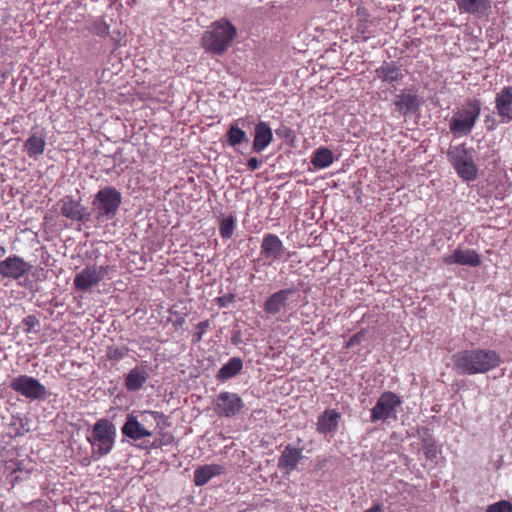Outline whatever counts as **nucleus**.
Wrapping results in <instances>:
<instances>
[{"mask_svg": "<svg viewBox=\"0 0 512 512\" xmlns=\"http://www.w3.org/2000/svg\"><path fill=\"white\" fill-rule=\"evenodd\" d=\"M454 367L460 374H478L498 365V355L489 350H465L452 357Z\"/></svg>", "mask_w": 512, "mask_h": 512, "instance_id": "obj_1", "label": "nucleus"}, {"mask_svg": "<svg viewBox=\"0 0 512 512\" xmlns=\"http://www.w3.org/2000/svg\"><path fill=\"white\" fill-rule=\"evenodd\" d=\"M236 36V27L227 19L222 18L213 22L204 32L201 38L202 47L213 55H222L232 45Z\"/></svg>", "mask_w": 512, "mask_h": 512, "instance_id": "obj_2", "label": "nucleus"}, {"mask_svg": "<svg viewBox=\"0 0 512 512\" xmlns=\"http://www.w3.org/2000/svg\"><path fill=\"white\" fill-rule=\"evenodd\" d=\"M116 438V428L107 419L98 420L92 429V433L87 437L92 446V455L100 458L107 455L114 447Z\"/></svg>", "mask_w": 512, "mask_h": 512, "instance_id": "obj_3", "label": "nucleus"}, {"mask_svg": "<svg viewBox=\"0 0 512 512\" xmlns=\"http://www.w3.org/2000/svg\"><path fill=\"white\" fill-rule=\"evenodd\" d=\"M122 202L121 193L114 187H105L97 192L92 205L98 221L112 219Z\"/></svg>", "mask_w": 512, "mask_h": 512, "instance_id": "obj_4", "label": "nucleus"}, {"mask_svg": "<svg viewBox=\"0 0 512 512\" xmlns=\"http://www.w3.org/2000/svg\"><path fill=\"white\" fill-rule=\"evenodd\" d=\"M481 102L477 99L469 102L464 108L456 111L452 116L449 129L455 136L468 135L475 126L480 115Z\"/></svg>", "mask_w": 512, "mask_h": 512, "instance_id": "obj_5", "label": "nucleus"}, {"mask_svg": "<svg viewBox=\"0 0 512 512\" xmlns=\"http://www.w3.org/2000/svg\"><path fill=\"white\" fill-rule=\"evenodd\" d=\"M448 158L461 178L466 181L476 178L477 168L472 150L467 149L464 145H457L448 150Z\"/></svg>", "mask_w": 512, "mask_h": 512, "instance_id": "obj_6", "label": "nucleus"}, {"mask_svg": "<svg viewBox=\"0 0 512 512\" xmlns=\"http://www.w3.org/2000/svg\"><path fill=\"white\" fill-rule=\"evenodd\" d=\"M10 386L15 392L31 401L44 399L47 396L46 387L39 380L28 375L13 378Z\"/></svg>", "mask_w": 512, "mask_h": 512, "instance_id": "obj_7", "label": "nucleus"}, {"mask_svg": "<svg viewBox=\"0 0 512 512\" xmlns=\"http://www.w3.org/2000/svg\"><path fill=\"white\" fill-rule=\"evenodd\" d=\"M401 405L398 395L393 392H384L378 398L371 410V422L386 421L396 418L397 408Z\"/></svg>", "mask_w": 512, "mask_h": 512, "instance_id": "obj_8", "label": "nucleus"}, {"mask_svg": "<svg viewBox=\"0 0 512 512\" xmlns=\"http://www.w3.org/2000/svg\"><path fill=\"white\" fill-rule=\"evenodd\" d=\"M109 266L90 265L76 274L74 287L77 291L87 292L97 286L107 275Z\"/></svg>", "mask_w": 512, "mask_h": 512, "instance_id": "obj_9", "label": "nucleus"}, {"mask_svg": "<svg viewBox=\"0 0 512 512\" xmlns=\"http://www.w3.org/2000/svg\"><path fill=\"white\" fill-rule=\"evenodd\" d=\"M31 268L32 265L26 262L22 257L11 255L0 261V276L12 280H18L26 276Z\"/></svg>", "mask_w": 512, "mask_h": 512, "instance_id": "obj_10", "label": "nucleus"}, {"mask_svg": "<svg viewBox=\"0 0 512 512\" xmlns=\"http://www.w3.org/2000/svg\"><path fill=\"white\" fill-rule=\"evenodd\" d=\"M60 213L65 218L85 222L91 217V213L84 207L79 200H75L72 196H65L57 203Z\"/></svg>", "mask_w": 512, "mask_h": 512, "instance_id": "obj_11", "label": "nucleus"}, {"mask_svg": "<svg viewBox=\"0 0 512 512\" xmlns=\"http://www.w3.org/2000/svg\"><path fill=\"white\" fill-rule=\"evenodd\" d=\"M243 406V400L238 394L221 392L215 401V412L220 417H232L238 414Z\"/></svg>", "mask_w": 512, "mask_h": 512, "instance_id": "obj_12", "label": "nucleus"}, {"mask_svg": "<svg viewBox=\"0 0 512 512\" xmlns=\"http://www.w3.org/2000/svg\"><path fill=\"white\" fill-rule=\"evenodd\" d=\"M285 253L281 239L272 233L264 235L261 242V255L264 259L274 262L280 260Z\"/></svg>", "mask_w": 512, "mask_h": 512, "instance_id": "obj_13", "label": "nucleus"}, {"mask_svg": "<svg viewBox=\"0 0 512 512\" xmlns=\"http://www.w3.org/2000/svg\"><path fill=\"white\" fill-rule=\"evenodd\" d=\"M303 459L302 449L287 445L282 451L279 460L278 468L284 473L289 475L294 471L299 462Z\"/></svg>", "mask_w": 512, "mask_h": 512, "instance_id": "obj_14", "label": "nucleus"}, {"mask_svg": "<svg viewBox=\"0 0 512 512\" xmlns=\"http://www.w3.org/2000/svg\"><path fill=\"white\" fill-rule=\"evenodd\" d=\"M443 261L447 265L458 264L477 267L481 264L479 255L472 249L457 248L452 254L445 256Z\"/></svg>", "mask_w": 512, "mask_h": 512, "instance_id": "obj_15", "label": "nucleus"}, {"mask_svg": "<svg viewBox=\"0 0 512 512\" xmlns=\"http://www.w3.org/2000/svg\"><path fill=\"white\" fill-rule=\"evenodd\" d=\"M295 293L292 288L281 289L270 295L264 303V311L267 314L276 315L281 312L287 305V301L291 295Z\"/></svg>", "mask_w": 512, "mask_h": 512, "instance_id": "obj_16", "label": "nucleus"}, {"mask_svg": "<svg viewBox=\"0 0 512 512\" xmlns=\"http://www.w3.org/2000/svg\"><path fill=\"white\" fill-rule=\"evenodd\" d=\"M121 432L124 436L132 440H140L152 435V432L147 429L133 414L127 415L125 423L121 428Z\"/></svg>", "mask_w": 512, "mask_h": 512, "instance_id": "obj_17", "label": "nucleus"}, {"mask_svg": "<svg viewBox=\"0 0 512 512\" xmlns=\"http://www.w3.org/2000/svg\"><path fill=\"white\" fill-rule=\"evenodd\" d=\"M341 414L335 409H327L317 419V431L321 434H334L339 426Z\"/></svg>", "mask_w": 512, "mask_h": 512, "instance_id": "obj_18", "label": "nucleus"}, {"mask_svg": "<svg viewBox=\"0 0 512 512\" xmlns=\"http://www.w3.org/2000/svg\"><path fill=\"white\" fill-rule=\"evenodd\" d=\"M273 133L270 126L263 121H260L255 126L253 151L260 153L264 151L272 142Z\"/></svg>", "mask_w": 512, "mask_h": 512, "instance_id": "obj_19", "label": "nucleus"}, {"mask_svg": "<svg viewBox=\"0 0 512 512\" xmlns=\"http://www.w3.org/2000/svg\"><path fill=\"white\" fill-rule=\"evenodd\" d=\"M149 378L147 367L144 365L136 366L129 371L125 378V387L128 391L140 390Z\"/></svg>", "mask_w": 512, "mask_h": 512, "instance_id": "obj_20", "label": "nucleus"}, {"mask_svg": "<svg viewBox=\"0 0 512 512\" xmlns=\"http://www.w3.org/2000/svg\"><path fill=\"white\" fill-rule=\"evenodd\" d=\"M496 109L503 122H509L512 119V88L505 87L496 97Z\"/></svg>", "mask_w": 512, "mask_h": 512, "instance_id": "obj_21", "label": "nucleus"}, {"mask_svg": "<svg viewBox=\"0 0 512 512\" xmlns=\"http://www.w3.org/2000/svg\"><path fill=\"white\" fill-rule=\"evenodd\" d=\"M224 473V468L218 464H206L194 471V483L196 486H203L213 477Z\"/></svg>", "mask_w": 512, "mask_h": 512, "instance_id": "obj_22", "label": "nucleus"}, {"mask_svg": "<svg viewBox=\"0 0 512 512\" xmlns=\"http://www.w3.org/2000/svg\"><path fill=\"white\" fill-rule=\"evenodd\" d=\"M461 14L480 15L490 9L489 0H454Z\"/></svg>", "mask_w": 512, "mask_h": 512, "instance_id": "obj_23", "label": "nucleus"}, {"mask_svg": "<svg viewBox=\"0 0 512 512\" xmlns=\"http://www.w3.org/2000/svg\"><path fill=\"white\" fill-rule=\"evenodd\" d=\"M243 368V362L239 357H232L218 371L216 378L220 381H226L235 377Z\"/></svg>", "mask_w": 512, "mask_h": 512, "instance_id": "obj_24", "label": "nucleus"}, {"mask_svg": "<svg viewBox=\"0 0 512 512\" xmlns=\"http://www.w3.org/2000/svg\"><path fill=\"white\" fill-rule=\"evenodd\" d=\"M375 73L379 79L387 83H393L402 77L400 69L393 62H384Z\"/></svg>", "mask_w": 512, "mask_h": 512, "instance_id": "obj_25", "label": "nucleus"}, {"mask_svg": "<svg viewBox=\"0 0 512 512\" xmlns=\"http://www.w3.org/2000/svg\"><path fill=\"white\" fill-rule=\"evenodd\" d=\"M4 470L6 473L7 482L13 487L20 480L18 473H23L24 468L21 461L17 460H3Z\"/></svg>", "mask_w": 512, "mask_h": 512, "instance_id": "obj_26", "label": "nucleus"}, {"mask_svg": "<svg viewBox=\"0 0 512 512\" xmlns=\"http://www.w3.org/2000/svg\"><path fill=\"white\" fill-rule=\"evenodd\" d=\"M334 161L333 152L328 148H318L314 151L311 163L318 169L329 167Z\"/></svg>", "mask_w": 512, "mask_h": 512, "instance_id": "obj_27", "label": "nucleus"}, {"mask_svg": "<svg viewBox=\"0 0 512 512\" xmlns=\"http://www.w3.org/2000/svg\"><path fill=\"white\" fill-rule=\"evenodd\" d=\"M226 137L228 145L231 147L247 144L249 142L247 133L239 128L237 123H234L230 126L226 133Z\"/></svg>", "mask_w": 512, "mask_h": 512, "instance_id": "obj_28", "label": "nucleus"}, {"mask_svg": "<svg viewBox=\"0 0 512 512\" xmlns=\"http://www.w3.org/2000/svg\"><path fill=\"white\" fill-rule=\"evenodd\" d=\"M45 146V139L41 136L36 135L30 136L24 144L26 152L30 157L33 158H36L37 156L43 154Z\"/></svg>", "mask_w": 512, "mask_h": 512, "instance_id": "obj_29", "label": "nucleus"}, {"mask_svg": "<svg viewBox=\"0 0 512 512\" xmlns=\"http://www.w3.org/2000/svg\"><path fill=\"white\" fill-rule=\"evenodd\" d=\"M394 104L398 112L406 115L416 107L417 98L411 94H400L396 97Z\"/></svg>", "mask_w": 512, "mask_h": 512, "instance_id": "obj_30", "label": "nucleus"}, {"mask_svg": "<svg viewBox=\"0 0 512 512\" xmlns=\"http://www.w3.org/2000/svg\"><path fill=\"white\" fill-rule=\"evenodd\" d=\"M235 218L232 215L220 219L219 232L223 239H230L235 229Z\"/></svg>", "mask_w": 512, "mask_h": 512, "instance_id": "obj_31", "label": "nucleus"}, {"mask_svg": "<svg viewBox=\"0 0 512 512\" xmlns=\"http://www.w3.org/2000/svg\"><path fill=\"white\" fill-rule=\"evenodd\" d=\"M129 352V348L126 346L111 345L106 350V356L109 360L119 362L124 359Z\"/></svg>", "mask_w": 512, "mask_h": 512, "instance_id": "obj_32", "label": "nucleus"}, {"mask_svg": "<svg viewBox=\"0 0 512 512\" xmlns=\"http://www.w3.org/2000/svg\"><path fill=\"white\" fill-rule=\"evenodd\" d=\"M88 30L99 37H106L110 33V26L102 19H96L88 27Z\"/></svg>", "mask_w": 512, "mask_h": 512, "instance_id": "obj_33", "label": "nucleus"}, {"mask_svg": "<svg viewBox=\"0 0 512 512\" xmlns=\"http://www.w3.org/2000/svg\"><path fill=\"white\" fill-rule=\"evenodd\" d=\"M423 452L427 459L433 460L437 457L439 451L432 438L424 439Z\"/></svg>", "mask_w": 512, "mask_h": 512, "instance_id": "obj_34", "label": "nucleus"}, {"mask_svg": "<svg viewBox=\"0 0 512 512\" xmlns=\"http://www.w3.org/2000/svg\"><path fill=\"white\" fill-rule=\"evenodd\" d=\"M486 512H512V505L509 501H500L490 505Z\"/></svg>", "mask_w": 512, "mask_h": 512, "instance_id": "obj_35", "label": "nucleus"}, {"mask_svg": "<svg viewBox=\"0 0 512 512\" xmlns=\"http://www.w3.org/2000/svg\"><path fill=\"white\" fill-rule=\"evenodd\" d=\"M209 325L210 324L208 320L201 321L197 324L196 328L198 332L194 336L195 342H200L202 340V337L205 334L206 330L208 329Z\"/></svg>", "mask_w": 512, "mask_h": 512, "instance_id": "obj_36", "label": "nucleus"}, {"mask_svg": "<svg viewBox=\"0 0 512 512\" xmlns=\"http://www.w3.org/2000/svg\"><path fill=\"white\" fill-rule=\"evenodd\" d=\"M23 322L28 326V331H30L36 324H38V320L35 316H28L23 320Z\"/></svg>", "mask_w": 512, "mask_h": 512, "instance_id": "obj_37", "label": "nucleus"}, {"mask_svg": "<svg viewBox=\"0 0 512 512\" xmlns=\"http://www.w3.org/2000/svg\"><path fill=\"white\" fill-rule=\"evenodd\" d=\"M362 338H363V333H357V334L353 335L349 339L347 346L350 347V346L359 344L361 342Z\"/></svg>", "mask_w": 512, "mask_h": 512, "instance_id": "obj_38", "label": "nucleus"}, {"mask_svg": "<svg viewBox=\"0 0 512 512\" xmlns=\"http://www.w3.org/2000/svg\"><path fill=\"white\" fill-rule=\"evenodd\" d=\"M260 164L261 162L255 157L250 158L247 162V166L251 171L258 169L260 167Z\"/></svg>", "mask_w": 512, "mask_h": 512, "instance_id": "obj_39", "label": "nucleus"}, {"mask_svg": "<svg viewBox=\"0 0 512 512\" xmlns=\"http://www.w3.org/2000/svg\"><path fill=\"white\" fill-rule=\"evenodd\" d=\"M364 512H383V506L381 503H374L373 506Z\"/></svg>", "mask_w": 512, "mask_h": 512, "instance_id": "obj_40", "label": "nucleus"}, {"mask_svg": "<svg viewBox=\"0 0 512 512\" xmlns=\"http://www.w3.org/2000/svg\"><path fill=\"white\" fill-rule=\"evenodd\" d=\"M217 301L220 304V306L225 307L227 303L230 301V299L228 297H219Z\"/></svg>", "mask_w": 512, "mask_h": 512, "instance_id": "obj_41", "label": "nucleus"}, {"mask_svg": "<svg viewBox=\"0 0 512 512\" xmlns=\"http://www.w3.org/2000/svg\"><path fill=\"white\" fill-rule=\"evenodd\" d=\"M146 414H149V415L153 416L155 419L158 416V412H143L142 416H145Z\"/></svg>", "mask_w": 512, "mask_h": 512, "instance_id": "obj_42", "label": "nucleus"}, {"mask_svg": "<svg viewBox=\"0 0 512 512\" xmlns=\"http://www.w3.org/2000/svg\"><path fill=\"white\" fill-rule=\"evenodd\" d=\"M5 254H6L5 247L0 245V258H2Z\"/></svg>", "mask_w": 512, "mask_h": 512, "instance_id": "obj_43", "label": "nucleus"}]
</instances>
